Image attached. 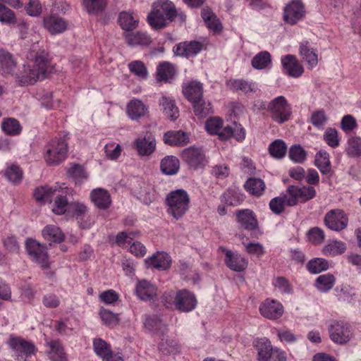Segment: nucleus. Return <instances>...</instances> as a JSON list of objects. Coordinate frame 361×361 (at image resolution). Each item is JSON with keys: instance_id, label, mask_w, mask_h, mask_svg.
Segmentation results:
<instances>
[{"instance_id": "44", "label": "nucleus", "mask_w": 361, "mask_h": 361, "mask_svg": "<svg viewBox=\"0 0 361 361\" xmlns=\"http://www.w3.org/2000/svg\"><path fill=\"white\" fill-rule=\"evenodd\" d=\"M315 166L322 174L329 173L331 169L329 154L325 151H319L315 156Z\"/></svg>"}, {"instance_id": "36", "label": "nucleus", "mask_w": 361, "mask_h": 361, "mask_svg": "<svg viewBox=\"0 0 361 361\" xmlns=\"http://www.w3.org/2000/svg\"><path fill=\"white\" fill-rule=\"evenodd\" d=\"M160 168L164 174L174 175L179 170V160L174 156H166L161 161Z\"/></svg>"}, {"instance_id": "23", "label": "nucleus", "mask_w": 361, "mask_h": 361, "mask_svg": "<svg viewBox=\"0 0 361 361\" xmlns=\"http://www.w3.org/2000/svg\"><path fill=\"white\" fill-rule=\"evenodd\" d=\"M183 93L191 103L202 98L203 87L200 82L192 80L183 85Z\"/></svg>"}, {"instance_id": "35", "label": "nucleus", "mask_w": 361, "mask_h": 361, "mask_svg": "<svg viewBox=\"0 0 361 361\" xmlns=\"http://www.w3.org/2000/svg\"><path fill=\"white\" fill-rule=\"evenodd\" d=\"M244 200V195L237 189H228L221 197V202L229 206H238Z\"/></svg>"}, {"instance_id": "14", "label": "nucleus", "mask_w": 361, "mask_h": 361, "mask_svg": "<svg viewBox=\"0 0 361 361\" xmlns=\"http://www.w3.org/2000/svg\"><path fill=\"white\" fill-rule=\"evenodd\" d=\"M156 140L150 133L139 137L133 142V147L142 157L151 155L156 149Z\"/></svg>"}, {"instance_id": "28", "label": "nucleus", "mask_w": 361, "mask_h": 361, "mask_svg": "<svg viewBox=\"0 0 361 361\" xmlns=\"http://www.w3.org/2000/svg\"><path fill=\"white\" fill-rule=\"evenodd\" d=\"M300 54L303 61H305L310 68L317 66L318 63V56L316 51L311 47L308 42H301L300 44Z\"/></svg>"}, {"instance_id": "31", "label": "nucleus", "mask_w": 361, "mask_h": 361, "mask_svg": "<svg viewBox=\"0 0 361 361\" xmlns=\"http://www.w3.org/2000/svg\"><path fill=\"white\" fill-rule=\"evenodd\" d=\"M118 23L123 30L131 31L137 27L139 18L130 12L123 11L119 14Z\"/></svg>"}, {"instance_id": "48", "label": "nucleus", "mask_w": 361, "mask_h": 361, "mask_svg": "<svg viewBox=\"0 0 361 361\" xmlns=\"http://www.w3.org/2000/svg\"><path fill=\"white\" fill-rule=\"evenodd\" d=\"M99 317L102 323L110 328H114L119 323L118 314H114L104 308L100 309Z\"/></svg>"}, {"instance_id": "55", "label": "nucleus", "mask_w": 361, "mask_h": 361, "mask_svg": "<svg viewBox=\"0 0 361 361\" xmlns=\"http://www.w3.org/2000/svg\"><path fill=\"white\" fill-rule=\"evenodd\" d=\"M286 205L294 207L300 203V196L298 190V185H289L285 193Z\"/></svg>"}, {"instance_id": "50", "label": "nucleus", "mask_w": 361, "mask_h": 361, "mask_svg": "<svg viewBox=\"0 0 361 361\" xmlns=\"http://www.w3.org/2000/svg\"><path fill=\"white\" fill-rule=\"evenodd\" d=\"M228 85L233 90H241L246 94L253 92L255 88L254 83L244 80H230L228 82Z\"/></svg>"}, {"instance_id": "16", "label": "nucleus", "mask_w": 361, "mask_h": 361, "mask_svg": "<svg viewBox=\"0 0 361 361\" xmlns=\"http://www.w3.org/2000/svg\"><path fill=\"white\" fill-rule=\"evenodd\" d=\"M261 314L269 319H276L283 313V307L278 301L267 299L259 307Z\"/></svg>"}, {"instance_id": "34", "label": "nucleus", "mask_w": 361, "mask_h": 361, "mask_svg": "<svg viewBox=\"0 0 361 361\" xmlns=\"http://www.w3.org/2000/svg\"><path fill=\"white\" fill-rule=\"evenodd\" d=\"M159 104L162 106L164 114L171 120L174 121L178 117V109L173 99L162 96L160 99Z\"/></svg>"}, {"instance_id": "42", "label": "nucleus", "mask_w": 361, "mask_h": 361, "mask_svg": "<svg viewBox=\"0 0 361 361\" xmlns=\"http://www.w3.org/2000/svg\"><path fill=\"white\" fill-rule=\"evenodd\" d=\"M44 238L50 242L61 243L64 239L61 230L56 226L49 225L42 230Z\"/></svg>"}, {"instance_id": "38", "label": "nucleus", "mask_w": 361, "mask_h": 361, "mask_svg": "<svg viewBox=\"0 0 361 361\" xmlns=\"http://www.w3.org/2000/svg\"><path fill=\"white\" fill-rule=\"evenodd\" d=\"M16 66L13 55L4 49H0V67L6 74L11 73Z\"/></svg>"}, {"instance_id": "11", "label": "nucleus", "mask_w": 361, "mask_h": 361, "mask_svg": "<svg viewBox=\"0 0 361 361\" xmlns=\"http://www.w3.org/2000/svg\"><path fill=\"white\" fill-rule=\"evenodd\" d=\"M207 132L211 135H216L221 140H227L232 137L231 126H224L223 121L218 117L207 119L205 123Z\"/></svg>"}, {"instance_id": "39", "label": "nucleus", "mask_w": 361, "mask_h": 361, "mask_svg": "<svg viewBox=\"0 0 361 361\" xmlns=\"http://www.w3.org/2000/svg\"><path fill=\"white\" fill-rule=\"evenodd\" d=\"M145 328L151 331H154L161 335L163 332H167V326L163 323L161 319L157 316H149L144 322Z\"/></svg>"}, {"instance_id": "18", "label": "nucleus", "mask_w": 361, "mask_h": 361, "mask_svg": "<svg viewBox=\"0 0 361 361\" xmlns=\"http://www.w3.org/2000/svg\"><path fill=\"white\" fill-rule=\"evenodd\" d=\"M281 63L286 73L293 78H298L303 73V67L294 55L288 54L283 56Z\"/></svg>"}, {"instance_id": "45", "label": "nucleus", "mask_w": 361, "mask_h": 361, "mask_svg": "<svg viewBox=\"0 0 361 361\" xmlns=\"http://www.w3.org/2000/svg\"><path fill=\"white\" fill-rule=\"evenodd\" d=\"M346 250L345 244L340 240H333L326 245L322 252L327 257H334L343 254Z\"/></svg>"}, {"instance_id": "41", "label": "nucleus", "mask_w": 361, "mask_h": 361, "mask_svg": "<svg viewBox=\"0 0 361 361\" xmlns=\"http://www.w3.org/2000/svg\"><path fill=\"white\" fill-rule=\"evenodd\" d=\"M175 74V68L172 64L164 61L159 64L157 68V80L158 81L167 82L173 78Z\"/></svg>"}, {"instance_id": "52", "label": "nucleus", "mask_w": 361, "mask_h": 361, "mask_svg": "<svg viewBox=\"0 0 361 361\" xmlns=\"http://www.w3.org/2000/svg\"><path fill=\"white\" fill-rule=\"evenodd\" d=\"M329 262L323 258H314L307 264V270L312 274H318L327 270Z\"/></svg>"}, {"instance_id": "49", "label": "nucleus", "mask_w": 361, "mask_h": 361, "mask_svg": "<svg viewBox=\"0 0 361 361\" xmlns=\"http://www.w3.org/2000/svg\"><path fill=\"white\" fill-rule=\"evenodd\" d=\"M93 349L97 356L103 360L111 350L110 345L104 340L97 338L93 340Z\"/></svg>"}, {"instance_id": "1", "label": "nucleus", "mask_w": 361, "mask_h": 361, "mask_svg": "<svg viewBox=\"0 0 361 361\" xmlns=\"http://www.w3.org/2000/svg\"><path fill=\"white\" fill-rule=\"evenodd\" d=\"M27 58L32 64L24 65L23 70L18 75V82L20 85H33L51 72L52 66L49 55L44 51L36 52L32 50L28 52Z\"/></svg>"}, {"instance_id": "2", "label": "nucleus", "mask_w": 361, "mask_h": 361, "mask_svg": "<svg viewBox=\"0 0 361 361\" xmlns=\"http://www.w3.org/2000/svg\"><path fill=\"white\" fill-rule=\"evenodd\" d=\"M175 6L169 0H158L153 3L152 11L147 15V20L154 30L167 27L173 21Z\"/></svg>"}, {"instance_id": "9", "label": "nucleus", "mask_w": 361, "mask_h": 361, "mask_svg": "<svg viewBox=\"0 0 361 361\" xmlns=\"http://www.w3.org/2000/svg\"><path fill=\"white\" fill-rule=\"evenodd\" d=\"M9 347L14 351L18 361H26L37 351L33 343L23 338L11 336L8 341Z\"/></svg>"}, {"instance_id": "5", "label": "nucleus", "mask_w": 361, "mask_h": 361, "mask_svg": "<svg viewBox=\"0 0 361 361\" xmlns=\"http://www.w3.org/2000/svg\"><path fill=\"white\" fill-rule=\"evenodd\" d=\"M173 298V293L164 294L162 297V302L166 307L169 308L171 307L172 302L171 300ZM173 303L178 310L183 312H189L195 308L197 301L192 293L183 289L176 293Z\"/></svg>"}, {"instance_id": "13", "label": "nucleus", "mask_w": 361, "mask_h": 361, "mask_svg": "<svg viewBox=\"0 0 361 361\" xmlns=\"http://www.w3.org/2000/svg\"><path fill=\"white\" fill-rule=\"evenodd\" d=\"M219 250L225 254V264L231 270L240 272L247 267L248 262L245 257L238 252H233L225 247H220Z\"/></svg>"}, {"instance_id": "32", "label": "nucleus", "mask_w": 361, "mask_h": 361, "mask_svg": "<svg viewBox=\"0 0 361 361\" xmlns=\"http://www.w3.org/2000/svg\"><path fill=\"white\" fill-rule=\"evenodd\" d=\"M49 347L48 356L51 361H66V355L61 343L57 341L47 343Z\"/></svg>"}, {"instance_id": "22", "label": "nucleus", "mask_w": 361, "mask_h": 361, "mask_svg": "<svg viewBox=\"0 0 361 361\" xmlns=\"http://www.w3.org/2000/svg\"><path fill=\"white\" fill-rule=\"evenodd\" d=\"M139 185V189L135 190V193L142 202L149 204L157 199L158 195L152 185L141 182Z\"/></svg>"}, {"instance_id": "15", "label": "nucleus", "mask_w": 361, "mask_h": 361, "mask_svg": "<svg viewBox=\"0 0 361 361\" xmlns=\"http://www.w3.org/2000/svg\"><path fill=\"white\" fill-rule=\"evenodd\" d=\"M304 14L305 9L302 2L294 0L285 7L283 18L286 23L293 25L302 19Z\"/></svg>"}, {"instance_id": "26", "label": "nucleus", "mask_w": 361, "mask_h": 361, "mask_svg": "<svg viewBox=\"0 0 361 361\" xmlns=\"http://www.w3.org/2000/svg\"><path fill=\"white\" fill-rule=\"evenodd\" d=\"M257 350V356L259 361H269L273 350L271 343L267 338H258L255 341L254 344Z\"/></svg>"}, {"instance_id": "58", "label": "nucleus", "mask_w": 361, "mask_h": 361, "mask_svg": "<svg viewBox=\"0 0 361 361\" xmlns=\"http://www.w3.org/2000/svg\"><path fill=\"white\" fill-rule=\"evenodd\" d=\"M56 192V189L51 187H40L35 189L34 196L37 201L49 202Z\"/></svg>"}, {"instance_id": "4", "label": "nucleus", "mask_w": 361, "mask_h": 361, "mask_svg": "<svg viewBox=\"0 0 361 361\" xmlns=\"http://www.w3.org/2000/svg\"><path fill=\"white\" fill-rule=\"evenodd\" d=\"M67 135L52 139L47 145L44 159L49 166L58 165L66 159L68 153Z\"/></svg>"}, {"instance_id": "21", "label": "nucleus", "mask_w": 361, "mask_h": 361, "mask_svg": "<svg viewBox=\"0 0 361 361\" xmlns=\"http://www.w3.org/2000/svg\"><path fill=\"white\" fill-rule=\"evenodd\" d=\"M157 288L147 280H141L137 283L135 292L137 297L144 301H150L157 296Z\"/></svg>"}, {"instance_id": "59", "label": "nucleus", "mask_w": 361, "mask_h": 361, "mask_svg": "<svg viewBox=\"0 0 361 361\" xmlns=\"http://www.w3.org/2000/svg\"><path fill=\"white\" fill-rule=\"evenodd\" d=\"M346 152L351 157L361 156V137H353L348 141Z\"/></svg>"}, {"instance_id": "12", "label": "nucleus", "mask_w": 361, "mask_h": 361, "mask_svg": "<svg viewBox=\"0 0 361 361\" xmlns=\"http://www.w3.org/2000/svg\"><path fill=\"white\" fill-rule=\"evenodd\" d=\"M348 223V216L341 209L331 210L324 216L325 225L332 231H342L347 227Z\"/></svg>"}, {"instance_id": "6", "label": "nucleus", "mask_w": 361, "mask_h": 361, "mask_svg": "<svg viewBox=\"0 0 361 361\" xmlns=\"http://www.w3.org/2000/svg\"><path fill=\"white\" fill-rule=\"evenodd\" d=\"M26 252L30 260L43 269L49 267V255L45 245L33 238H27L25 243Z\"/></svg>"}, {"instance_id": "56", "label": "nucleus", "mask_w": 361, "mask_h": 361, "mask_svg": "<svg viewBox=\"0 0 361 361\" xmlns=\"http://www.w3.org/2000/svg\"><path fill=\"white\" fill-rule=\"evenodd\" d=\"M130 71L140 79L145 80L148 76V71L141 61H133L128 64Z\"/></svg>"}, {"instance_id": "7", "label": "nucleus", "mask_w": 361, "mask_h": 361, "mask_svg": "<svg viewBox=\"0 0 361 361\" xmlns=\"http://www.w3.org/2000/svg\"><path fill=\"white\" fill-rule=\"evenodd\" d=\"M328 330L331 340L337 344H345L353 337L351 326L343 320L331 321Z\"/></svg>"}, {"instance_id": "8", "label": "nucleus", "mask_w": 361, "mask_h": 361, "mask_svg": "<svg viewBox=\"0 0 361 361\" xmlns=\"http://www.w3.org/2000/svg\"><path fill=\"white\" fill-rule=\"evenodd\" d=\"M267 110L271 118L277 123H283L289 120L291 114V107L283 96H279L271 101Z\"/></svg>"}, {"instance_id": "20", "label": "nucleus", "mask_w": 361, "mask_h": 361, "mask_svg": "<svg viewBox=\"0 0 361 361\" xmlns=\"http://www.w3.org/2000/svg\"><path fill=\"white\" fill-rule=\"evenodd\" d=\"M148 112V106L138 99L129 101L126 106V113L128 117L137 121L146 116Z\"/></svg>"}, {"instance_id": "29", "label": "nucleus", "mask_w": 361, "mask_h": 361, "mask_svg": "<svg viewBox=\"0 0 361 361\" xmlns=\"http://www.w3.org/2000/svg\"><path fill=\"white\" fill-rule=\"evenodd\" d=\"M124 37L128 45L135 47L138 45H148L151 42L150 37L145 32H127L124 34Z\"/></svg>"}, {"instance_id": "51", "label": "nucleus", "mask_w": 361, "mask_h": 361, "mask_svg": "<svg viewBox=\"0 0 361 361\" xmlns=\"http://www.w3.org/2000/svg\"><path fill=\"white\" fill-rule=\"evenodd\" d=\"M269 151L273 157L281 159L286 153L287 146L283 140H276L270 144Z\"/></svg>"}, {"instance_id": "60", "label": "nucleus", "mask_w": 361, "mask_h": 361, "mask_svg": "<svg viewBox=\"0 0 361 361\" xmlns=\"http://www.w3.org/2000/svg\"><path fill=\"white\" fill-rule=\"evenodd\" d=\"M242 243L245 247V252L250 255H255L258 258H260L265 254L264 246L258 242L245 243V241H243Z\"/></svg>"}, {"instance_id": "61", "label": "nucleus", "mask_w": 361, "mask_h": 361, "mask_svg": "<svg viewBox=\"0 0 361 361\" xmlns=\"http://www.w3.org/2000/svg\"><path fill=\"white\" fill-rule=\"evenodd\" d=\"M328 121V117L324 110L313 112L310 117V123L318 129H323Z\"/></svg>"}, {"instance_id": "10", "label": "nucleus", "mask_w": 361, "mask_h": 361, "mask_svg": "<svg viewBox=\"0 0 361 361\" xmlns=\"http://www.w3.org/2000/svg\"><path fill=\"white\" fill-rule=\"evenodd\" d=\"M181 157L190 168L195 169L203 167L207 163L202 149L195 147H190L183 149L181 153Z\"/></svg>"}, {"instance_id": "19", "label": "nucleus", "mask_w": 361, "mask_h": 361, "mask_svg": "<svg viewBox=\"0 0 361 361\" xmlns=\"http://www.w3.org/2000/svg\"><path fill=\"white\" fill-rule=\"evenodd\" d=\"M237 221L245 230L252 231L258 227V221L250 209H241L235 212Z\"/></svg>"}, {"instance_id": "46", "label": "nucleus", "mask_w": 361, "mask_h": 361, "mask_svg": "<svg viewBox=\"0 0 361 361\" xmlns=\"http://www.w3.org/2000/svg\"><path fill=\"white\" fill-rule=\"evenodd\" d=\"M335 277L331 274H326L318 276L315 281L316 288L321 292L326 293L334 287Z\"/></svg>"}, {"instance_id": "43", "label": "nucleus", "mask_w": 361, "mask_h": 361, "mask_svg": "<svg viewBox=\"0 0 361 361\" xmlns=\"http://www.w3.org/2000/svg\"><path fill=\"white\" fill-rule=\"evenodd\" d=\"M251 64L257 70L267 68L271 64V54L267 51H261L252 58Z\"/></svg>"}, {"instance_id": "24", "label": "nucleus", "mask_w": 361, "mask_h": 361, "mask_svg": "<svg viewBox=\"0 0 361 361\" xmlns=\"http://www.w3.org/2000/svg\"><path fill=\"white\" fill-rule=\"evenodd\" d=\"M43 25L45 29L51 34L61 33L67 28L66 20L57 16L45 17L43 20Z\"/></svg>"}, {"instance_id": "53", "label": "nucleus", "mask_w": 361, "mask_h": 361, "mask_svg": "<svg viewBox=\"0 0 361 361\" xmlns=\"http://www.w3.org/2000/svg\"><path fill=\"white\" fill-rule=\"evenodd\" d=\"M2 130L9 135H16L21 131L19 122L12 118L5 119L1 124Z\"/></svg>"}, {"instance_id": "64", "label": "nucleus", "mask_w": 361, "mask_h": 361, "mask_svg": "<svg viewBox=\"0 0 361 361\" xmlns=\"http://www.w3.org/2000/svg\"><path fill=\"white\" fill-rule=\"evenodd\" d=\"M69 209V203L65 196H58L54 200L51 208L56 214H64Z\"/></svg>"}, {"instance_id": "57", "label": "nucleus", "mask_w": 361, "mask_h": 361, "mask_svg": "<svg viewBox=\"0 0 361 361\" xmlns=\"http://www.w3.org/2000/svg\"><path fill=\"white\" fill-rule=\"evenodd\" d=\"M69 177L73 179L75 183L80 184L87 178V174L82 166L78 164L72 166L68 171Z\"/></svg>"}, {"instance_id": "33", "label": "nucleus", "mask_w": 361, "mask_h": 361, "mask_svg": "<svg viewBox=\"0 0 361 361\" xmlns=\"http://www.w3.org/2000/svg\"><path fill=\"white\" fill-rule=\"evenodd\" d=\"M244 187L251 195L259 197L262 195L266 188V185L261 178H250L245 181Z\"/></svg>"}, {"instance_id": "62", "label": "nucleus", "mask_w": 361, "mask_h": 361, "mask_svg": "<svg viewBox=\"0 0 361 361\" xmlns=\"http://www.w3.org/2000/svg\"><path fill=\"white\" fill-rule=\"evenodd\" d=\"M305 150L300 145H293L289 149V158L295 163H302L306 159Z\"/></svg>"}, {"instance_id": "40", "label": "nucleus", "mask_w": 361, "mask_h": 361, "mask_svg": "<svg viewBox=\"0 0 361 361\" xmlns=\"http://www.w3.org/2000/svg\"><path fill=\"white\" fill-rule=\"evenodd\" d=\"M167 332H163L159 335L161 341L159 343V348L164 354L175 353L178 350V343L166 335Z\"/></svg>"}, {"instance_id": "25", "label": "nucleus", "mask_w": 361, "mask_h": 361, "mask_svg": "<svg viewBox=\"0 0 361 361\" xmlns=\"http://www.w3.org/2000/svg\"><path fill=\"white\" fill-rule=\"evenodd\" d=\"M148 266L159 270H166L171 266V257L166 252H161L154 254L152 257L145 259Z\"/></svg>"}, {"instance_id": "3", "label": "nucleus", "mask_w": 361, "mask_h": 361, "mask_svg": "<svg viewBox=\"0 0 361 361\" xmlns=\"http://www.w3.org/2000/svg\"><path fill=\"white\" fill-rule=\"evenodd\" d=\"M190 201V195L183 189L170 192L166 198L168 214L176 219H181L189 209Z\"/></svg>"}, {"instance_id": "17", "label": "nucleus", "mask_w": 361, "mask_h": 361, "mask_svg": "<svg viewBox=\"0 0 361 361\" xmlns=\"http://www.w3.org/2000/svg\"><path fill=\"white\" fill-rule=\"evenodd\" d=\"M202 44L197 41L184 42L177 44L173 51L178 56L187 58L195 56L202 49Z\"/></svg>"}, {"instance_id": "27", "label": "nucleus", "mask_w": 361, "mask_h": 361, "mask_svg": "<svg viewBox=\"0 0 361 361\" xmlns=\"http://www.w3.org/2000/svg\"><path fill=\"white\" fill-rule=\"evenodd\" d=\"M91 199L95 206L99 209H107L111 203L109 192L102 188L93 190L91 192Z\"/></svg>"}, {"instance_id": "37", "label": "nucleus", "mask_w": 361, "mask_h": 361, "mask_svg": "<svg viewBox=\"0 0 361 361\" xmlns=\"http://www.w3.org/2000/svg\"><path fill=\"white\" fill-rule=\"evenodd\" d=\"M202 17L209 29L214 32H219L222 25L219 20L209 8H203L201 12Z\"/></svg>"}, {"instance_id": "54", "label": "nucleus", "mask_w": 361, "mask_h": 361, "mask_svg": "<svg viewBox=\"0 0 361 361\" xmlns=\"http://www.w3.org/2000/svg\"><path fill=\"white\" fill-rule=\"evenodd\" d=\"M83 5L90 14H95L104 10L106 0H84Z\"/></svg>"}, {"instance_id": "47", "label": "nucleus", "mask_w": 361, "mask_h": 361, "mask_svg": "<svg viewBox=\"0 0 361 361\" xmlns=\"http://www.w3.org/2000/svg\"><path fill=\"white\" fill-rule=\"evenodd\" d=\"M195 114L199 117H205L212 113L211 104L206 102L203 97L192 102Z\"/></svg>"}, {"instance_id": "30", "label": "nucleus", "mask_w": 361, "mask_h": 361, "mask_svg": "<svg viewBox=\"0 0 361 361\" xmlns=\"http://www.w3.org/2000/svg\"><path fill=\"white\" fill-rule=\"evenodd\" d=\"M188 136L181 130L169 131L164 135V141L169 145L183 146L188 142Z\"/></svg>"}, {"instance_id": "63", "label": "nucleus", "mask_w": 361, "mask_h": 361, "mask_svg": "<svg viewBox=\"0 0 361 361\" xmlns=\"http://www.w3.org/2000/svg\"><path fill=\"white\" fill-rule=\"evenodd\" d=\"M285 205H286L285 194L276 197L269 202V208L276 214H281L284 211Z\"/></svg>"}]
</instances>
